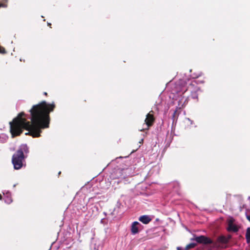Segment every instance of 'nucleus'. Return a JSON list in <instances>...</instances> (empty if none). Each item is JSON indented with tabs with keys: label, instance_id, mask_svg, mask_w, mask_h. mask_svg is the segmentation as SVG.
I'll use <instances>...</instances> for the list:
<instances>
[{
	"label": "nucleus",
	"instance_id": "obj_1",
	"mask_svg": "<svg viewBox=\"0 0 250 250\" xmlns=\"http://www.w3.org/2000/svg\"><path fill=\"white\" fill-rule=\"evenodd\" d=\"M55 105L49 104L45 101L34 105L29 110L27 116L24 112L20 113L9 124L12 125H49V113L53 111Z\"/></svg>",
	"mask_w": 250,
	"mask_h": 250
},
{
	"label": "nucleus",
	"instance_id": "obj_2",
	"mask_svg": "<svg viewBox=\"0 0 250 250\" xmlns=\"http://www.w3.org/2000/svg\"><path fill=\"white\" fill-rule=\"evenodd\" d=\"M24 127H27V132L25 135H29L33 137H39L42 130L47 128L49 126H10V131L12 137L20 135Z\"/></svg>",
	"mask_w": 250,
	"mask_h": 250
},
{
	"label": "nucleus",
	"instance_id": "obj_3",
	"mask_svg": "<svg viewBox=\"0 0 250 250\" xmlns=\"http://www.w3.org/2000/svg\"><path fill=\"white\" fill-rule=\"evenodd\" d=\"M134 175L133 167H132L127 168H118L114 169L110 175V178L112 180H116L115 183L119 184L120 183L126 184L128 177Z\"/></svg>",
	"mask_w": 250,
	"mask_h": 250
},
{
	"label": "nucleus",
	"instance_id": "obj_4",
	"mask_svg": "<svg viewBox=\"0 0 250 250\" xmlns=\"http://www.w3.org/2000/svg\"><path fill=\"white\" fill-rule=\"evenodd\" d=\"M24 152L28 153L29 148L26 144L21 145L16 153L12 157V162L15 169H21L23 165L25 157Z\"/></svg>",
	"mask_w": 250,
	"mask_h": 250
},
{
	"label": "nucleus",
	"instance_id": "obj_5",
	"mask_svg": "<svg viewBox=\"0 0 250 250\" xmlns=\"http://www.w3.org/2000/svg\"><path fill=\"white\" fill-rule=\"evenodd\" d=\"M194 240L198 243H203L204 244H211L212 243L211 239L204 235L197 236Z\"/></svg>",
	"mask_w": 250,
	"mask_h": 250
},
{
	"label": "nucleus",
	"instance_id": "obj_6",
	"mask_svg": "<svg viewBox=\"0 0 250 250\" xmlns=\"http://www.w3.org/2000/svg\"><path fill=\"white\" fill-rule=\"evenodd\" d=\"M142 226L141 224L138 222L135 221L132 223L131 227V232L133 235L139 232V229Z\"/></svg>",
	"mask_w": 250,
	"mask_h": 250
},
{
	"label": "nucleus",
	"instance_id": "obj_7",
	"mask_svg": "<svg viewBox=\"0 0 250 250\" xmlns=\"http://www.w3.org/2000/svg\"><path fill=\"white\" fill-rule=\"evenodd\" d=\"M238 230V226L234 224L232 221L230 220L228 223V230L230 232H236Z\"/></svg>",
	"mask_w": 250,
	"mask_h": 250
},
{
	"label": "nucleus",
	"instance_id": "obj_8",
	"mask_svg": "<svg viewBox=\"0 0 250 250\" xmlns=\"http://www.w3.org/2000/svg\"><path fill=\"white\" fill-rule=\"evenodd\" d=\"M4 196V202L5 203L9 204L12 202L11 193L9 191H3L2 192Z\"/></svg>",
	"mask_w": 250,
	"mask_h": 250
},
{
	"label": "nucleus",
	"instance_id": "obj_9",
	"mask_svg": "<svg viewBox=\"0 0 250 250\" xmlns=\"http://www.w3.org/2000/svg\"><path fill=\"white\" fill-rule=\"evenodd\" d=\"M139 220L145 224H147L151 221V219L149 216L145 215L141 216Z\"/></svg>",
	"mask_w": 250,
	"mask_h": 250
},
{
	"label": "nucleus",
	"instance_id": "obj_10",
	"mask_svg": "<svg viewBox=\"0 0 250 250\" xmlns=\"http://www.w3.org/2000/svg\"><path fill=\"white\" fill-rule=\"evenodd\" d=\"M154 117L152 114H151L150 113H149L147 116L145 120V122L146 124V125H151V124L153 123V122L154 121Z\"/></svg>",
	"mask_w": 250,
	"mask_h": 250
},
{
	"label": "nucleus",
	"instance_id": "obj_11",
	"mask_svg": "<svg viewBox=\"0 0 250 250\" xmlns=\"http://www.w3.org/2000/svg\"><path fill=\"white\" fill-rule=\"evenodd\" d=\"M217 241L219 243L223 244H225L228 242V239L224 236L219 237L217 239Z\"/></svg>",
	"mask_w": 250,
	"mask_h": 250
},
{
	"label": "nucleus",
	"instance_id": "obj_12",
	"mask_svg": "<svg viewBox=\"0 0 250 250\" xmlns=\"http://www.w3.org/2000/svg\"><path fill=\"white\" fill-rule=\"evenodd\" d=\"M8 136L4 133L0 134V143H4L7 141Z\"/></svg>",
	"mask_w": 250,
	"mask_h": 250
},
{
	"label": "nucleus",
	"instance_id": "obj_13",
	"mask_svg": "<svg viewBox=\"0 0 250 250\" xmlns=\"http://www.w3.org/2000/svg\"><path fill=\"white\" fill-rule=\"evenodd\" d=\"M246 239L248 243H250V228L247 229L246 233Z\"/></svg>",
	"mask_w": 250,
	"mask_h": 250
},
{
	"label": "nucleus",
	"instance_id": "obj_14",
	"mask_svg": "<svg viewBox=\"0 0 250 250\" xmlns=\"http://www.w3.org/2000/svg\"><path fill=\"white\" fill-rule=\"evenodd\" d=\"M195 246L194 243H190L186 246V250H188V249L194 248Z\"/></svg>",
	"mask_w": 250,
	"mask_h": 250
},
{
	"label": "nucleus",
	"instance_id": "obj_15",
	"mask_svg": "<svg viewBox=\"0 0 250 250\" xmlns=\"http://www.w3.org/2000/svg\"><path fill=\"white\" fill-rule=\"evenodd\" d=\"M192 98L193 99H197L198 96H197V95L196 93L194 92V93H192Z\"/></svg>",
	"mask_w": 250,
	"mask_h": 250
},
{
	"label": "nucleus",
	"instance_id": "obj_16",
	"mask_svg": "<svg viewBox=\"0 0 250 250\" xmlns=\"http://www.w3.org/2000/svg\"><path fill=\"white\" fill-rule=\"evenodd\" d=\"M0 53H4V49L3 47H0Z\"/></svg>",
	"mask_w": 250,
	"mask_h": 250
},
{
	"label": "nucleus",
	"instance_id": "obj_17",
	"mask_svg": "<svg viewBox=\"0 0 250 250\" xmlns=\"http://www.w3.org/2000/svg\"><path fill=\"white\" fill-rule=\"evenodd\" d=\"M149 126V125H147L146 128H143V129H139V130L140 131H142V130H143L144 131L147 130L148 129Z\"/></svg>",
	"mask_w": 250,
	"mask_h": 250
},
{
	"label": "nucleus",
	"instance_id": "obj_18",
	"mask_svg": "<svg viewBox=\"0 0 250 250\" xmlns=\"http://www.w3.org/2000/svg\"><path fill=\"white\" fill-rule=\"evenodd\" d=\"M247 218L250 222V215H247Z\"/></svg>",
	"mask_w": 250,
	"mask_h": 250
},
{
	"label": "nucleus",
	"instance_id": "obj_19",
	"mask_svg": "<svg viewBox=\"0 0 250 250\" xmlns=\"http://www.w3.org/2000/svg\"><path fill=\"white\" fill-rule=\"evenodd\" d=\"M143 141H144V139L143 138L141 139V140L139 142V144H141L143 143Z\"/></svg>",
	"mask_w": 250,
	"mask_h": 250
},
{
	"label": "nucleus",
	"instance_id": "obj_20",
	"mask_svg": "<svg viewBox=\"0 0 250 250\" xmlns=\"http://www.w3.org/2000/svg\"><path fill=\"white\" fill-rule=\"evenodd\" d=\"M1 6H2V7H5L6 6V5H4L3 4H1L0 3V7Z\"/></svg>",
	"mask_w": 250,
	"mask_h": 250
},
{
	"label": "nucleus",
	"instance_id": "obj_21",
	"mask_svg": "<svg viewBox=\"0 0 250 250\" xmlns=\"http://www.w3.org/2000/svg\"><path fill=\"white\" fill-rule=\"evenodd\" d=\"M177 250H182V248L180 247H177Z\"/></svg>",
	"mask_w": 250,
	"mask_h": 250
},
{
	"label": "nucleus",
	"instance_id": "obj_22",
	"mask_svg": "<svg viewBox=\"0 0 250 250\" xmlns=\"http://www.w3.org/2000/svg\"><path fill=\"white\" fill-rule=\"evenodd\" d=\"M122 158H123V157L120 156V157H119L117 158H116V160H117V159H122Z\"/></svg>",
	"mask_w": 250,
	"mask_h": 250
},
{
	"label": "nucleus",
	"instance_id": "obj_23",
	"mask_svg": "<svg viewBox=\"0 0 250 250\" xmlns=\"http://www.w3.org/2000/svg\"><path fill=\"white\" fill-rule=\"evenodd\" d=\"M2 199V196L1 194H0V200Z\"/></svg>",
	"mask_w": 250,
	"mask_h": 250
},
{
	"label": "nucleus",
	"instance_id": "obj_24",
	"mask_svg": "<svg viewBox=\"0 0 250 250\" xmlns=\"http://www.w3.org/2000/svg\"><path fill=\"white\" fill-rule=\"evenodd\" d=\"M173 129V126H171V131H172Z\"/></svg>",
	"mask_w": 250,
	"mask_h": 250
},
{
	"label": "nucleus",
	"instance_id": "obj_25",
	"mask_svg": "<svg viewBox=\"0 0 250 250\" xmlns=\"http://www.w3.org/2000/svg\"><path fill=\"white\" fill-rule=\"evenodd\" d=\"M16 186V184H14V185H13V187H14V188H15Z\"/></svg>",
	"mask_w": 250,
	"mask_h": 250
}]
</instances>
